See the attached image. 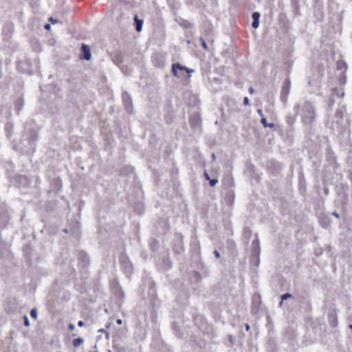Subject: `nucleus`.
I'll list each match as a JSON object with an SVG mask.
<instances>
[{"mask_svg": "<svg viewBox=\"0 0 352 352\" xmlns=\"http://www.w3.org/2000/svg\"><path fill=\"white\" fill-rule=\"evenodd\" d=\"M296 113L300 116L302 123L307 126H311L316 117V107L309 101L299 102L294 107Z\"/></svg>", "mask_w": 352, "mask_h": 352, "instance_id": "obj_1", "label": "nucleus"}, {"mask_svg": "<svg viewBox=\"0 0 352 352\" xmlns=\"http://www.w3.org/2000/svg\"><path fill=\"white\" fill-rule=\"evenodd\" d=\"M332 124V127L339 131L340 133H342L346 129L349 122L346 119H344V112L342 109L336 110Z\"/></svg>", "mask_w": 352, "mask_h": 352, "instance_id": "obj_2", "label": "nucleus"}, {"mask_svg": "<svg viewBox=\"0 0 352 352\" xmlns=\"http://www.w3.org/2000/svg\"><path fill=\"white\" fill-rule=\"evenodd\" d=\"M119 261L122 270L126 276L131 275L133 272V265L128 256L125 253H121L119 256Z\"/></svg>", "mask_w": 352, "mask_h": 352, "instance_id": "obj_3", "label": "nucleus"}, {"mask_svg": "<svg viewBox=\"0 0 352 352\" xmlns=\"http://www.w3.org/2000/svg\"><path fill=\"white\" fill-rule=\"evenodd\" d=\"M179 72H186L188 74L192 73L194 71L193 69H189L185 66L182 65L179 63H174L172 65V73L174 76L179 77L180 74H179Z\"/></svg>", "mask_w": 352, "mask_h": 352, "instance_id": "obj_4", "label": "nucleus"}, {"mask_svg": "<svg viewBox=\"0 0 352 352\" xmlns=\"http://www.w3.org/2000/svg\"><path fill=\"white\" fill-rule=\"evenodd\" d=\"M291 82L289 79L286 80L282 87L280 93V100L283 102H286L287 97L290 93Z\"/></svg>", "mask_w": 352, "mask_h": 352, "instance_id": "obj_5", "label": "nucleus"}, {"mask_svg": "<svg viewBox=\"0 0 352 352\" xmlns=\"http://www.w3.org/2000/svg\"><path fill=\"white\" fill-rule=\"evenodd\" d=\"M14 32V27L12 23H6L4 25L2 30V34L3 36V39L9 42L11 40L12 34Z\"/></svg>", "mask_w": 352, "mask_h": 352, "instance_id": "obj_6", "label": "nucleus"}, {"mask_svg": "<svg viewBox=\"0 0 352 352\" xmlns=\"http://www.w3.org/2000/svg\"><path fill=\"white\" fill-rule=\"evenodd\" d=\"M201 119L198 113H193L189 117V122L192 127L199 128L201 126Z\"/></svg>", "mask_w": 352, "mask_h": 352, "instance_id": "obj_7", "label": "nucleus"}, {"mask_svg": "<svg viewBox=\"0 0 352 352\" xmlns=\"http://www.w3.org/2000/svg\"><path fill=\"white\" fill-rule=\"evenodd\" d=\"M122 97L126 111L130 113L132 110V99L130 95L126 91H124Z\"/></svg>", "mask_w": 352, "mask_h": 352, "instance_id": "obj_8", "label": "nucleus"}, {"mask_svg": "<svg viewBox=\"0 0 352 352\" xmlns=\"http://www.w3.org/2000/svg\"><path fill=\"white\" fill-rule=\"evenodd\" d=\"M78 261H79L80 265H82V267H87L90 262L89 256L84 251H80L78 253Z\"/></svg>", "mask_w": 352, "mask_h": 352, "instance_id": "obj_9", "label": "nucleus"}, {"mask_svg": "<svg viewBox=\"0 0 352 352\" xmlns=\"http://www.w3.org/2000/svg\"><path fill=\"white\" fill-rule=\"evenodd\" d=\"M81 50H82L81 58L86 60H89L91 57L89 46L85 43H82Z\"/></svg>", "mask_w": 352, "mask_h": 352, "instance_id": "obj_10", "label": "nucleus"}, {"mask_svg": "<svg viewBox=\"0 0 352 352\" xmlns=\"http://www.w3.org/2000/svg\"><path fill=\"white\" fill-rule=\"evenodd\" d=\"M160 267L164 270H168L172 267V261L168 257H163L159 264Z\"/></svg>", "mask_w": 352, "mask_h": 352, "instance_id": "obj_11", "label": "nucleus"}, {"mask_svg": "<svg viewBox=\"0 0 352 352\" xmlns=\"http://www.w3.org/2000/svg\"><path fill=\"white\" fill-rule=\"evenodd\" d=\"M337 69L338 70H343L344 72H342V83L344 84L346 82V75L344 74L345 71L347 69V65L345 62L342 61V60H340V61H338V63H337Z\"/></svg>", "mask_w": 352, "mask_h": 352, "instance_id": "obj_12", "label": "nucleus"}, {"mask_svg": "<svg viewBox=\"0 0 352 352\" xmlns=\"http://www.w3.org/2000/svg\"><path fill=\"white\" fill-rule=\"evenodd\" d=\"M261 17V14L258 12H254L252 14V18L253 21L252 23V27L254 29H256L259 26V19Z\"/></svg>", "mask_w": 352, "mask_h": 352, "instance_id": "obj_13", "label": "nucleus"}, {"mask_svg": "<svg viewBox=\"0 0 352 352\" xmlns=\"http://www.w3.org/2000/svg\"><path fill=\"white\" fill-rule=\"evenodd\" d=\"M143 20L138 18V15L134 16V25L137 32H140L142 30Z\"/></svg>", "mask_w": 352, "mask_h": 352, "instance_id": "obj_14", "label": "nucleus"}, {"mask_svg": "<svg viewBox=\"0 0 352 352\" xmlns=\"http://www.w3.org/2000/svg\"><path fill=\"white\" fill-rule=\"evenodd\" d=\"M286 122H287L288 126L289 127L290 131H293L294 125V124L296 122V116H292V115L287 116V117H286Z\"/></svg>", "mask_w": 352, "mask_h": 352, "instance_id": "obj_15", "label": "nucleus"}, {"mask_svg": "<svg viewBox=\"0 0 352 352\" xmlns=\"http://www.w3.org/2000/svg\"><path fill=\"white\" fill-rule=\"evenodd\" d=\"M173 250H174L175 253L177 254H180L184 252V245H183V243L182 241H178L177 243L175 244Z\"/></svg>", "mask_w": 352, "mask_h": 352, "instance_id": "obj_16", "label": "nucleus"}, {"mask_svg": "<svg viewBox=\"0 0 352 352\" xmlns=\"http://www.w3.org/2000/svg\"><path fill=\"white\" fill-rule=\"evenodd\" d=\"M261 122L263 125L264 127H269L270 129L275 128V124L274 123H268L265 117L261 118Z\"/></svg>", "mask_w": 352, "mask_h": 352, "instance_id": "obj_17", "label": "nucleus"}, {"mask_svg": "<svg viewBox=\"0 0 352 352\" xmlns=\"http://www.w3.org/2000/svg\"><path fill=\"white\" fill-rule=\"evenodd\" d=\"M23 106V101L21 98H18L15 102V108L19 111Z\"/></svg>", "mask_w": 352, "mask_h": 352, "instance_id": "obj_18", "label": "nucleus"}, {"mask_svg": "<svg viewBox=\"0 0 352 352\" xmlns=\"http://www.w3.org/2000/svg\"><path fill=\"white\" fill-rule=\"evenodd\" d=\"M83 342H84L83 338L79 337V338L74 339V340H73V345L75 347H78L80 344H82L83 343Z\"/></svg>", "mask_w": 352, "mask_h": 352, "instance_id": "obj_19", "label": "nucleus"}, {"mask_svg": "<svg viewBox=\"0 0 352 352\" xmlns=\"http://www.w3.org/2000/svg\"><path fill=\"white\" fill-rule=\"evenodd\" d=\"M292 296V294L290 293H285V294H284L280 296V299L282 300H287L288 298H290Z\"/></svg>", "mask_w": 352, "mask_h": 352, "instance_id": "obj_20", "label": "nucleus"}, {"mask_svg": "<svg viewBox=\"0 0 352 352\" xmlns=\"http://www.w3.org/2000/svg\"><path fill=\"white\" fill-rule=\"evenodd\" d=\"M19 179L21 182H23L24 184H27L29 183L28 182V179L27 177L25 176H19Z\"/></svg>", "mask_w": 352, "mask_h": 352, "instance_id": "obj_21", "label": "nucleus"}, {"mask_svg": "<svg viewBox=\"0 0 352 352\" xmlns=\"http://www.w3.org/2000/svg\"><path fill=\"white\" fill-rule=\"evenodd\" d=\"M30 316L32 318H33L34 319H36L37 318V311L36 309H32L31 311H30Z\"/></svg>", "mask_w": 352, "mask_h": 352, "instance_id": "obj_22", "label": "nucleus"}, {"mask_svg": "<svg viewBox=\"0 0 352 352\" xmlns=\"http://www.w3.org/2000/svg\"><path fill=\"white\" fill-rule=\"evenodd\" d=\"M252 247L253 248H257L258 250H260L259 241H258V238H256V239L253 241V242H252Z\"/></svg>", "mask_w": 352, "mask_h": 352, "instance_id": "obj_23", "label": "nucleus"}, {"mask_svg": "<svg viewBox=\"0 0 352 352\" xmlns=\"http://www.w3.org/2000/svg\"><path fill=\"white\" fill-rule=\"evenodd\" d=\"M218 183L217 179H210L209 184L211 186H214Z\"/></svg>", "mask_w": 352, "mask_h": 352, "instance_id": "obj_24", "label": "nucleus"}, {"mask_svg": "<svg viewBox=\"0 0 352 352\" xmlns=\"http://www.w3.org/2000/svg\"><path fill=\"white\" fill-rule=\"evenodd\" d=\"M199 41H201V45L202 47L205 49V50H208V45L206 43V41H204V39L202 38V37H200L199 38Z\"/></svg>", "mask_w": 352, "mask_h": 352, "instance_id": "obj_25", "label": "nucleus"}, {"mask_svg": "<svg viewBox=\"0 0 352 352\" xmlns=\"http://www.w3.org/2000/svg\"><path fill=\"white\" fill-rule=\"evenodd\" d=\"M23 320H24V325L25 327H29L30 323V321H29V319H28V316H25V315L23 316Z\"/></svg>", "mask_w": 352, "mask_h": 352, "instance_id": "obj_26", "label": "nucleus"}, {"mask_svg": "<svg viewBox=\"0 0 352 352\" xmlns=\"http://www.w3.org/2000/svg\"><path fill=\"white\" fill-rule=\"evenodd\" d=\"M244 233L248 236V237H250L251 235V230L248 228H246L244 230Z\"/></svg>", "mask_w": 352, "mask_h": 352, "instance_id": "obj_27", "label": "nucleus"}, {"mask_svg": "<svg viewBox=\"0 0 352 352\" xmlns=\"http://www.w3.org/2000/svg\"><path fill=\"white\" fill-rule=\"evenodd\" d=\"M49 21L52 23V24H55V23H58V21L56 19H54L53 17H50L49 19Z\"/></svg>", "mask_w": 352, "mask_h": 352, "instance_id": "obj_28", "label": "nucleus"}, {"mask_svg": "<svg viewBox=\"0 0 352 352\" xmlns=\"http://www.w3.org/2000/svg\"><path fill=\"white\" fill-rule=\"evenodd\" d=\"M243 103L245 105H248L250 104V100L248 97H245L243 99Z\"/></svg>", "mask_w": 352, "mask_h": 352, "instance_id": "obj_29", "label": "nucleus"}, {"mask_svg": "<svg viewBox=\"0 0 352 352\" xmlns=\"http://www.w3.org/2000/svg\"><path fill=\"white\" fill-rule=\"evenodd\" d=\"M257 112L258 113V115L262 118H264V115H263V110L259 109L257 110Z\"/></svg>", "mask_w": 352, "mask_h": 352, "instance_id": "obj_30", "label": "nucleus"}, {"mask_svg": "<svg viewBox=\"0 0 352 352\" xmlns=\"http://www.w3.org/2000/svg\"><path fill=\"white\" fill-rule=\"evenodd\" d=\"M68 327L71 331H74L75 329V325L72 323L69 324Z\"/></svg>", "mask_w": 352, "mask_h": 352, "instance_id": "obj_31", "label": "nucleus"}, {"mask_svg": "<svg viewBox=\"0 0 352 352\" xmlns=\"http://www.w3.org/2000/svg\"><path fill=\"white\" fill-rule=\"evenodd\" d=\"M214 254L216 258H219L221 257L220 253L217 250H214Z\"/></svg>", "mask_w": 352, "mask_h": 352, "instance_id": "obj_32", "label": "nucleus"}, {"mask_svg": "<svg viewBox=\"0 0 352 352\" xmlns=\"http://www.w3.org/2000/svg\"><path fill=\"white\" fill-rule=\"evenodd\" d=\"M44 28L47 30H50L51 29V25L49 24V23H46L45 25H44Z\"/></svg>", "mask_w": 352, "mask_h": 352, "instance_id": "obj_33", "label": "nucleus"}, {"mask_svg": "<svg viewBox=\"0 0 352 352\" xmlns=\"http://www.w3.org/2000/svg\"><path fill=\"white\" fill-rule=\"evenodd\" d=\"M204 176H205L206 179L209 181V179L210 178V176H209L208 173L206 171L204 172Z\"/></svg>", "mask_w": 352, "mask_h": 352, "instance_id": "obj_34", "label": "nucleus"}, {"mask_svg": "<svg viewBox=\"0 0 352 352\" xmlns=\"http://www.w3.org/2000/svg\"><path fill=\"white\" fill-rule=\"evenodd\" d=\"M331 214L333 215L334 217H337V218L340 217V214L337 212H336V211L333 212L331 213Z\"/></svg>", "mask_w": 352, "mask_h": 352, "instance_id": "obj_35", "label": "nucleus"}, {"mask_svg": "<svg viewBox=\"0 0 352 352\" xmlns=\"http://www.w3.org/2000/svg\"><path fill=\"white\" fill-rule=\"evenodd\" d=\"M249 92L251 94H253L254 93V89L253 87H250L249 89Z\"/></svg>", "mask_w": 352, "mask_h": 352, "instance_id": "obj_36", "label": "nucleus"}, {"mask_svg": "<svg viewBox=\"0 0 352 352\" xmlns=\"http://www.w3.org/2000/svg\"><path fill=\"white\" fill-rule=\"evenodd\" d=\"M78 325L79 327H82L84 325V322L82 320L78 322Z\"/></svg>", "mask_w": 352, "mask_h": 352, "instance_id": "obj_37", "label": "nucleus"}, {"mask_svg": "<svg viewBox=\"0 0 352 352\" xmlns=\"http://www.w3.org/2000/svg\"><path fill=\"white\" fill-rule=\"evenodd\" d=\"M245 329H246L247 331H249V330H250V325H249L248 323H245Z\"/></svg>", "mask_w": 352, "mask_h": 352, "instance_id": "obj_38", "label": "nucleus"}, {"mask_svg": "<svg viewBox=\"0 0 352 352\" xmlns=\"http://www.w3.org/2000/svg\"><path fill=\"white\" fill-rule=\"evenodd\" d=\"M117 324H121L122 323V320L121 319H118L116 320Z\"/></svg>", "mask_w": 352, "mask_h": 352, "instance_id": "obj_39", "label": "nucleus"}, {"mask_svg": "<svg viewBox=\"0 0 352 352\" xmlns=\"http://www.w3.org/2000/svg\"><path fill=\"white\" fill-rule=\"evenodd\" d=\"M98 331H99V332H102V333H106V332H107V331H106V330H104V329H100Z\"/></svg>", "mask_w": 352, "mask_h": 352, "instance_id": "obj_40", "label": "nucleus"}, {"mask_svg": "<svg viewBox=\"0 0 352 352\" xmlns=\"http://www.w3.org/2000/svg\"><path fill=\"white\" fill-rule=\"evenodd\" d=\"M333 91L337 94L338 95V89L336 88L333 89Z\"/></svg>", "mask_w": 352, "mask_h": 352, "instance_id": "obj_41", "label": "nucleus"}, {"mask_svg": "<svg viewBox=\"0 0 352 352\" xmlns=\"http://www.w3.org/2000/svg\"><path fill=\"white\" fill-rule=\"evenodd\" d=\"M283 300H281L279 302V306L281 307L283 305Z\"/></svg>", "mask_w": 352, "mask_h": 352, "instance_id": "obj_42", "label": "nucleus"}, {"mask_svg": "<svg viewBox=\"0 0 352 352\" xmlns=\"http://www.w3.org/2000/svg\"><path fill=\"white\" fill-rule=\"evenodd\" d=\"M133 170V168L131 167H129V172L132 173Z\"/></svg>", "mask_w": 352, "mask_h": 352, "instance_id": "obj_43", "label": "nucleus"}, {"mask_svg": "<svg viewBox=\"0 0 352 352\" xmlns=\"http://www.w3.org/2000/svg\"><path fill=\"white\" fill-rule=\"evenodd\" d=\"M109 333L107 331V332H106V337H107V338H109Z\"/></svg>", "mask_w": 352, "mask_h": 352, "instance_id": "obj_44", "label": "nucleus"}, {"mask_svg": "<svg viewBox=\"0 0 352 352\" xmlns=\"http://www.w3.org/2000/svg\"><path fill=\"white\" fill-rule=\"evenodd\" d=\"M37 140V137L36 136L34 139H32V142Z\"/></svg>", "mask_w": 352, "mask_h": 352, "instance_id": "obj_45", "label": "nucleus"}, {"mask_svg": "<svg viewBox=\"0 0 352 352\" xmlns=\"http://www.w3.org/2000/svg\"><path fill=\"white\" fill-rule=\"evenodd\" d=\"M349 327L352 330V324H349Z\"/></svg>", "mask_w": 352, "mask_h": 352, "instance_id": "obj_46", "label": "nucleus"}, {"mask_svg": "<svg viewBox=\"0 0 352 352\" xmlns=\"http://www.w3.org/2000/svg\"><path fill=\"white\" fill-rule=\"evenodd\" d=\"M109 352H111V351H109Z\"/></svg>", "mask_w": 352, "mask_h": 352, "instance_id": "obj_47", "label": "nucleus"}]
</instances>
